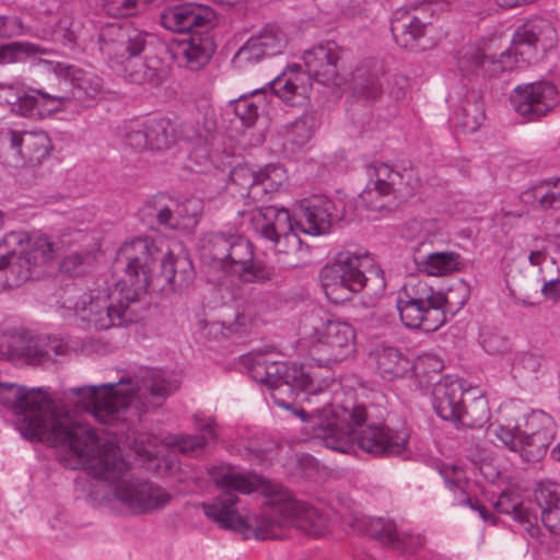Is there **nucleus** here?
Instances as JSON below:
<instances>
[{
	"instance_id": "1",
	"label": "nucleus",
	"mask_w": 560,
	"mask_h": 560,
	"mask_svg": "<svg viewBox=\"0 0 560 560\" xmlns=\"http://www.w3.org/2000/svg\"><path fill=\"white\" fill-rule=\"evenodd\" d=\"M177 380L163 372L152 373L140 387L130 378L114 383L73 387L70 392L81 397L85 409L100 423L115 427L102 441L91 427L60 417L51 409V401L40 389H28L14 383L0 382V404L11 410L21 435L31 442H46L59 450L66 468H82L96 479L114 482L113 494L131 514H149L164 509L173 495L164 488L130 474L124 459L118 436L129 430L135 394L144 389L154 405L177 390Z\"/></svg>"
},
{
	"instance_id": "2",
	"label": "nucleus",
	"mask_w": 560,
	"mask_h": 560,
	"mask_svg": "<svg viewBox=\"0 0 560 560\" xmlns=\"http://www.w3.org/2000/svg\"><path fill=\"white\" fill-rule=\"evenodd\" d=\"M255 377L273 390V402L291 410L305 423L303 431L310 440L339 453L352 451V435L366 421H373V411L353 392L337 393L315 386L304 364L259 359L255 362Z\"/></svg>"
},
{
	"instance_id": "3",
	"label": "nucleus",
	"mask_w": 560,
	"mask_h": 560,
	"mask_svg": "<svg viewBox=\"0 0 560 560\" xmlns=\"http://www.w3.org/2000/svg\"><path fill=\"white\" fill-rule=\"evenodd\" d=\"M209 475L222 492L201 503L205 515L218 527L238 533L244 539H282L284 526L300 518L313 522L316 514L281 485L261 476L244 475L229 465L213 466Z\"/></svg>"
},
{
	"instance_id": "4",
	"label": "nucleus",
	"mask_w": 560,
	"mask_h": 560,
	"mask_svg": "<svg viewBox=\"0 0 560 560\" xmlns=\"http://www.w3.org/2000/svg\"><path fill=\"white\" fill-rule=\"evenodd\" d=\"M348 203L342 198L314 196L301 202L292 218L285 208L256 206L247 212L253 231L275 246L277 261L283 269L303 265L310 254L299 232L312 236L325 235L334 225L349 221Z\"/></svg>"
},
{
	"instance_id": "5",
	"label": "nucleus",
	"mask_w": 560,
	"mask_h": 560,
	"mask_svg": "<svg viewBox=\"0 0 560 560\" xmlns=\"http://www.w3.org/2000/svg\"><path fill=\"white\" fill-rule=\"evenodd\" d=\"M97 45L109 67L131 83L159 86L168 77L167 44L131 22L104 25L98 32Z\"/></svg>"
},
{
	"instance_id": "6",
	"label": "nucleus",
	"mask_w": 560,
	"mask_h": 560,
	"mask_svg": "<svg viewBox=\"0 0 560 560\" xmlns=\"http://www.w3.org/2000/svg\"><path fill=\"white\" fill-rule=\"evenodd\" d=\"M158 262L156 277L163 278L172 291H183L194 284L196 270L188 255L163 252L153 238L136 237L120 246L114 262V268L124 272V296L128 301H140L147 294Z\"/></svg>"
},
{
	"instance_id": "7",
	"label": "nucleus",
	"mask_w": 560,
	"mask_h": 560,
	"mask_svg": "<svg viewBox=\"0 0 560 560\" xmlns=\"http://www.w3.org/2000/svg\"><path fill=\"white\" fill-rule=\"evenodd\" d=\"M45 70L52 71L58 77H65L69 80L72 86L71 94L30 88L19 93L15 101L12 102L14 113L28 118L43 119L62 112L72 98L94 100L103 90L102 79L98 75L75 66H66L48 60L45 62Z\"/></svg>"
},
{
	"instance_id": "8",
	"label": "nucleus",
	"mask_w": 560,
	"mask_h": 560,
	"mask_svg": "<svg viewBox=\"0 0 560 560\" xmlns=\"http://www.w3.org/2000/svg\"><path fill=\"white\" fill-rule=\"evenodd\" d=\"M319 281L334 304L349 301L362 290L370 296H380L386 289L384 272L369 253H339L320 269Z\"/></svg>"
},
{
	"instance_id": "9",
	"label": "nucleus",
	"mask_w": 560,
	"mask_h": 560,
	"mask_svg": "<svg viewBox=\"0 0 560 560\" xmlns=\"http://www.w3.org/2000/svg\"><path fill=\"white\" fill-rule=\"evenodd\" d=\"M469 299V288L458 283L447 293L435 290L427 282H409L398 292L396 307L402 325L409 329L433 332L446 322V306H464Z\"/></svg>"
},
{
	"instance_id": "10",
	"label": "nucleus",
	"mask_w": 560,
	"mask_h": 560,
	"mask_svg": "<svg viewBox=\"0 0 560 560\" xmlns=\"http://www.w3.org/2000/svg\"><path fill=\"white\" fill-rule=\"evenodd\" d=\"M200 256L205 264L244 282H264L276 275L275 267L256 259L250 241L237 233L210 232L200 241Z\"/></svg>"
},
{
	"instance_id": "11",
	"label": "nucleus",
	"mask_w": 560,
	"mask_h": 560,
	"mask_svg": "<svg viewBox=\"0 0 560 560\" xmlns=\"http://www.w3.org/2000/svg\"><path fill=\"white\" fill-rule=\"evenodd\" d=\"M522 405L511 402L503 407V422L494 435L511 451L518 452L527 462L539 460L555 436V422L542 410L525 412Z\"/></svg>"
},
{
	"instance_id": "12",
	"label": "nucleus",
	"mask_w": 560,
	"mask_h": 560,
	"mask_svg": "<svg viewBox=\"0 0 560 560\" xmlns=\"http://www.w3.org/2000/svg\"><path fill=\"white\" fill-rule=\"evenodd\" d=\"M365 174L366 184L359 201L371 212L390 213L420 188L419 175L412 167L374 163L366 166Z\"/></svg>"
},
{
	"instance_id": "13",
	"label": "nucleus",
	"mask_w": 560,
	"mask_h": 560,
	"mask_svg": "<svg viewBox=\"0 0 560 560\" xmlns=\"http://www.w3.org/2000/svg\"><path fill=\"white\" fill-rule=\"evenodd\" d=\"M0 245V292L22 285L32 270L54 258L55 244L44 234L11 233Z\"/></svg>"
},
{
	"instance_id": "14",
	"label": "nucleus",
	"mask_w": 560,
	"mask_h": 560,
	"mask_svg": "<svg viewBox=\"0 0 560 560\" xmlns=\"http://www.w3.org/2000/svg\"><path fill=\"white\" fill-rule=\"evenodd\" d=\"M308 322L303 334L310 339L311 357L319 365L340 362L354 352L355 330L350 324L314 316Z\"/></svg>"
},
{
	"instance_id": "15",
	"label": "nucleus",
	"mask_w": 560,
	"mask_h": 560,
	"mask_svg": "<svg viewBox=\"0 0 560 560\" xmlns=\"http://www.w3.org/2000/svg\"><path fill=\"white\" fill-rule=\"evenodd\" d=\"M117 299L105 292L83 294L75 304L78 319L96 330H107L136 322L138 316L131 305L138 301H128L124 296L122 277L117 282Z\"/></svg>"
},
{
	"instance_id": "16",
	"label": "nucleus",
	"mask_w": 560,
	"mask_h": 560,
	"mask_svg": "<svg viewBox=\"0 0 560 560\" xmlns=\"http://www.w3.org/2000/svg\"><path fill=\"white\" fill-rule=\"evenodd\" d=\"M557 44L558 34L553 24L545 18L536 16L516 28L506 52L515 61V67L520 63L530 66L544 60Z\"/></svg>"
},
{
	"instance_id": "17",
	"label": "nucleus",
	"mask_w": 560,
	"mask_h": 560,
	"mask_svg": "<svg viewBox=\"0 0 560 560\" xmlns=\"http://www.w3.org/2000/svg\"><path fill=\"white\" fill-rule=\"evenodd\" d=\"M285 179L284 168L267 165L256 171L248 164H238L230 171L229 188L245 203H265L279 191Z\"/></svg>"
},
{
	"instance_id": "18",
	"label": "nucleus",
	"mask_w": 560,
	"mask_h": 560,
	"mask_svg": "<svg viewBox=\"0 0 560 560\" xmlns=\"http://www.w3.org/2000/svg\"><path fill=\"white\" fill-rule=\"evenodd\" d=\"M510 103L526 122H536L553 113L560 105V91L550 80L526 82L512 90Z\"/></svg>"
},
{
	"instance_id": "19",
	"label": "nucleus",
	"mask_w": 560,
	"mask_h": 560,
	"mask_svg": "<svg viewBox=\"0 0 560 560\" xmlns=\"http://www.w3.org/2000/svg\"><path fill=\"white\" fill-rule=\"evenodd\" d=\"M5 354L8 359L19 364L38 365L68 351V343L57 337L46 335L35 336L31 331H14L7 337Z\"/></svg>"
},
{
	"instance_id": "20",
	"label": "nucleus",
	"mask_w": 560,
	"mask_h": 560,
	"mask_svg": "<svg viewBox=\"0 0 560 560\" xmlns=\"http://www.w3.org/2000/svg\"><path fill=\"white\" fill-rule=\"evenodd\" d=\"M432 19L433 10L429 3L396 10L390 21L395 43L411 52L424 51L431 45L428 31Z\"/></svg>"
},
{
	"instance_id": "21",
	"label": "nucleus",
	"mask_w": 560,
	"mask_h": 560,
	"mask_svg": "<svg viewBox=\"0 0 560 560\" xmlns=\"http://www.w3.org/2000/svg\"><path fill=\"white\" fill-rule=\"evenodd\" d=\"M352 450L358 445L362 451L375 456L401 455L408 446L409 434L406 430H393L384 424V419L373 416V421L352 435Z\"/></svg>"
},
{
	"instance_id": "22",
	"label": "nucleus",
	"mask_w": 560,
	"mask_h": 560,
	"mask_svg": "<svg viewBox=\"0 0 560 560\" xmlns=\"http://www.w3.org/2000/svg\"><path fill=\"white\" fill-rule=\"evenodd\" d=\"M457 68L464 78L477 82L513 70L515 61L511 60L506 50L502 51L499 58H494L488 55L481 45L475 43L465 45L458 50Z\"/></svg>"
},
{
	"instance_id": "23",
	"label": "nucleus",
	"mask_w": 560,
	"mask_h": 560,
	"mask_svg": "<svg viewBox=\"0 0 560 560\" xmlns=\"http://www.w3.org/2000/svg\"><path fill=\"white\" fill-rule=\"evenodd\" d=\"M217 13L208 7L195 2H186L166 8L161 14L164 28L174 33H187L212 30L215 26Z\"/></svg>"
},
{
	"instance_id": "24",
	"label": "nucleus",
	"mask_w": 560,
	"mask_h": 560,
	"mask_svg": "<svg viewBox=\"0 0 560 560\" xmlns=\"http://www.w3.org/2000/svg\"><path fill=\"white\" fill-rule=\"evenodd\" d=\"M287 35L273 24H267L258 34L250 36L236 51L233 62L238 66L256 63L266 58L283 54Z\"/></svg>"
},
{
	"instance_id": "25",
	"label": "nucleus",
	"mask_w": 560,
	"mask_h": 560,
	"mask_svg": "<svg viewBox=\"0 0 560 560\" xmlns=\"http://www.w3.org/2000/svg\"><path fill=\"white\" fill-rule=\"evenodd\" d=\"M339 59V48L332 40L323 42L306 49L303 54V62L307 80L313 79L323 84L332 83L338 74Z\"/></svg>"
},
{
	"instance_id": "26",
	"label": "nucleus",
	"mask_w": 560,
	"mask_h": 560,
	"mask_svg": "<svg viewBox=\"0 0 560 560\" xmlns=\"http://www.w3.org/2000/svg\"><path fill=\"white\" fill-rule=\"evenodd\" d=\"M215 51V43L210 30L192 32L175 48L174 58L178 65L191 71L202 69Z\"/></svg>"
},
{
	"instance_id": "27",
	"label": "nucleus",
	"mask_w": 560,
	"mask_h": 560,
	"mask_svg": "<svg viewBox=\"0 0 560 560\" xmlns=\"http://www.w3.org/2000/svg\"><path fill=\"white\" fill-rule=\"evenodd\" d=\"M467 388L460 378L445 375L441 377L432 389V406L436 415L445 421L455 424L459 419V409L464 404Z\"/></svg>"
},
{
	"instance_id": "28",
	"label": "nucleus",
	"mask_w": 560,
	"mask_h": 560,
	"mask_svg": "<svg viewBox=\"0 0 560 560\" xmlns=\"http://www.w3.org/2000/svg\"><path fill=\"white\" fill-rule=\"evenodd\" d=\"M349 526L384 546H389L404 552H411L405 540L397 533L396 524L383 517H371L362 513H353L348 522Z\"/></svg>"
},
{
	"instance_id": "29",
	"label": "nucleus",
	"mask_w": 560,
	"mask_h": 560,
	"mask_svg": "<svg viewBox=\"0 0 560 560\" xmlns=\"http://www.w3.org/2000/svg\"><path fill=\"white\" fill-rule=\"evenodd\" d=\"M14 150L19 155L13 159L12 166H35L42 163L49 154L50 140L44 131L18 130Z\"/></svg>"
},
{
	"instance_id": "30",
	"label": "nucleus",
	"mask_w": 560,
	"mask_h": 560,
	"mask_svg": "<svg viewBox=\"0 0 560 560\" xmlns=\"http://www.w3.org/2000/svg\"><path fill=\"white\" fill-rule=\"evenodd\" d=\"M494 508L500 514L511 515L530 538L539 539L541 529L538 525L537 514L532 508L522 502L518 494L503 491Z\"/></svg>"
},
{
	"instance_id": "31",
	"label": "nucleus",
	"mask_w": 560,
	"mask_h": 560,
	"mask_svg": "<svg viewBox=\"0 0 560 560\" xmlns=\"http://www.w3.org/2000/svg\"><path fill=\"white\" fill-rule=\"evenodd\" d=\"M417 270L429 276H444L462 268V256L455 252L422 250L412 258Z\"/></svg>"
},
{
	"instance_id": "32",
	"label": "nucleus",
	"mask_w": 560,
	"mask_h": 560,
	"mask_svg": "<svg viewBox=\"0 0 560 560\" xmlns=\"http://www.w3.org/2000/svg\"><path fill=\"white\" fill-rule=\"evenodd\" d=\"M489 419L490 409L486 396L477 387L467 388L459 419L455 421L456 428H482Z\"/></svg>"
},
{
	"instance_id": "33",
	"label": "nucleus",
	"mask_w": 560,
	"mask_h": 560,
	"mask_svg": "<svg viewBox=\"0 0 560 560\" xmlns=\"http://www.w3.org/2000/svg\"><path fill=\"white\" fill-rule=\"evenodd\" d=\"M51 49L30 42H11L0 45V65L14 62H30L33 67L43 66L45 69V56L52 55Z\"/></svg>"
},
{
	"instance_id": "34",
	"label": "nucleus",
	"mask_w": 560,
	"mask_h": 560,
	"mask_svg": "<svg viewBox=\"0 0 560 560\" xmlns=\"http://www.w3.org/2000/svg\"><path fill=\"white\" fill-rule=\"evenodd\" d=\"M486 118L485 103L481 94L471 90L454 109L453 119L464 132H475L482 125Z\"/></svg>"
},
{
	"instance_id": "35",
	"label": "nucleus",
	"mask_w": 560,
	"mask_h": 560,
	"mask_svg": "<svg viewBox=\"0 0 560 560\" xmlns=\"http://www.w3.org/2000/svg\"><path fill=\"white\" fill-rule=\"evenodd\" d=\"M288 72L278 75L276 79L270 81L268 85L275 94L287 103L294 104L293 98L295 96H305L308 86L305 84L307 80L306 71L302 72V66L300 63H292L288 66Z\"/></svg>"
},
{
	"instance_id": "36",
	"label": "nucleus",
	"mask_w": 560,
	"mask_h": 560,
	"mask_svg": "<svg viewBox=\"0 0 560 560\" xmlns=\"http://www.w3.org/2000/svg\"><path fill=\"white\" fill-rule=\"evenodd\" d=\"M399 233L400 237L409 243L412 258L419 252L430 249L436 240L435 223L431 220H409L401 225Z\"/></svg>"
},
{
	"instance_id": "37",
	"label": "nucleus",
	"mask_w": 560,
	"mask_h": 560,
	"mask_svg": "<svg viewBox=\"0 0 560 560\" xmlns=\"http://www.w3.org/2000/svg\"><path fill=\"white\" fill-rule=\"evenodd\" d=\"M547 373V359L537 351L517 352L512 363V375L524 383L537 382Z\"/></svg>"
},
{
	"instance_id": "38",
	"label": "nucleus",
	"mask_w": 560,
	"mask_h": 560,
	"mask_svg": "<svg viewBox=\"0 0 560 560\" xmlns=\"http://www.w3.org/2000/svg\"><path fill=\"white\" fill-rule=\"evenodd\" d=\"M383 93V83L380 77V68L373 65L358 67L353 73L352 96L358 101H375Z\"/></svg>"
},
{
	"instance_id": "39",
	"label": "nucleus",
	"mask_w": 560,
	"mask_h": 560,
	"mask_svg": "<svg viewBox=\"0 0 560 560\" xmlns=\"http://www.w3.org/2000/svg\"><path fill=\"white\" fill-rule=\"evenodd\" d=\"M376 366L385 380L405 376L411 370V362L397 348L382 347L375 352Z\"/></svg>"
},
{
	"instance_id": "40",
	"label": "nucleus",
	"mask_w": 560,
	"mask_h": 560,
	"mask_svg": "<svg viewBox=\"0 0 560 560\" xmlns=\"http://www.w3.org/2000/svg\"><path fill=\"white\" fill-rule=\"evenodd\" d=\"M521 201L526 205L536 203L542 210H560V191L540 180L521 194Z\"/></svg>"
},
{
	"instance_id": "41",
	"label": "nucleus",
	"mask_w": 560,
	"mask_h": 560,
	"mask_svg": "<svg viewBox=\"0 0 560 560\" xmlns=\"http://www.w3.org/2000/svg\"><path fill=\"white\" fill-rule=\"evenodd\" d=\"M144 125L150 150H165L175 142V129L170 119L148 118Z\"/></svg>"
},
{
	"instance_id": "42",
	"label": "nucleus",
	"mask_w": 560,
	"mask_h": 560,
	"mask_svg": "<svg viewBox=\"0 0 560 560\" xmlns=\"http://www.w3.org/2000/svg\"><path fill=\"white\" fill-rule=\"evenodd\" d=\"M217 440V434L212 422L201 425L200 432L194 435L182 436L177 441L179 452L188 456L201 455L207 446Z\"/></svg>"
},
{
	"instance_id": "43",
	"label": "nucleus",
	"mask_w": 560,
	"mask_h": 560,
	"mask_svg": "<svg viewBox=\"0 0 560 560\" xmlns=\"http://www.w3.org/2000/svg\"><path fill=\"white\" fill-rule=\"evenodd\" d=\"M259 92L260 90H254L250 94H243L230 101V106L235 117L245 128L253 127L258 119L261 102L255 101L254 97L258 95Z\"/></svg>"
},
{
	"instance_id": "44",
	"label": "nucleus",
	"mask_w": 560,
	"mask_h": 560,
	"mask_svg": "<svg viewBox=\"0 0 560 560\" xmlns=\"http://www.w3.org/2000/svg\"><path fill=\"white\" fill-rule=\"evenodd\" d=\"M316 128V113L305 112L290 125L288 139L292 144L303 147L312 139Z\"/></svg>"
},
{
	"instance_id": "45",
	"label": "nucleus",
	"mask_w": 560,
	"mask_h": 560,
	"mask_svg": "<svg viewBox=\"0 0 560 560\" xmlns=\"http://www.w3.org/2000/svg\"><path fill=\"white\" fill-rule=\"evenodd\" d=\"M54 39L65 47L74 49L81 46L83 37V25L70 18L60 19L55 25Z\"/></svg>"
},
{
	"instance_id": "46",
	"label": "nucleus",
	"mask_w": 560,
	"mask_h": 560,
	"mask_svg": "<svg viewBox=\"0 0 560 560\" xmlns=\"http://www.w3.org/2000/svg\"><path fill=\"white\" fill-rule=\"evenodd\" d=\"M480 345L482 349L492 355H500L512 350L510 338L497 328H489L481 332Z\"/></svg>"
},
{
	"instance_id": "47",
	"label": "nucleus",
	"mask_w": 560,
	"mask_h": 560,
	"mask_svg": "<svg viewBox=\"0 0 560 560\" xmlns=\"http://www.w3.org/2000/svg\"><path fill=\"white\" fill-rule=\"evenodd\" d=\"M534 498L540 509L560 504V483L550 480L538 482L534 489Z\"/></svg>"
},
{
	"instance_id": "48",
	"label": "nucleus",
	"mask_w": 560,
	"mask_h": 560,
	"mask_svg": "<svg viewBox=\"0 0 560 560\" xmlns=\"http://www.w3.org/2000/svg\"><path fill=\"white\" fill-rule=\"evenodd\" d=\"M127 143L135 150L150 149L144 120H132L126 127Z\"/></svg>"
},
{
	"instance_id": "49",
	"label": "nucleus",
	"mask_w": 560,
	"mask_h": 560,
	"mask_svg": "<svg viewBox=\"0 0 560 560\" xmlns=\"http://www.w3.org/2000/svg\"><path fill=\"white\" fill-rule=\"evenodd\" d=\"M16 139L18 130L10 127L0 128V160L9 166H12L13 159L16 161L19 156L14 150Z\"/></svg>"
},
{
	"instance_id": "50",
	"label": "nucleus",
	"mask_w": 560,
	"mask_h": 560,
	"mask_svg": "<svg viewBox=\"0 0 560 560\" xmlns=\"http://www.w3.org/2000/svg\"><path fill=\"white\" fill-rule=\"evenodd\" d=\"M140 0H105L104 9L108 15L116 18L131 16L139 12Z\"/></svg>"
},
{
	"instance_id": "51",
	"label": "nucleus",
	"mask_w": 560,
	"mask_h": 560,
	"mask_svg": "<svg viewBox=\"0 0 560 560\" xmlns=\"http://www.w3.org/2000/svg\"><path fill=\"white\" fill-rule=\"evenodd\" d=\"M443 361L433 353H423L411 363V370L416 375L428 374L430 372L439 373L443 369Z\"/></svg>"
},
{
	"instance_id": "52",
	"label": "nucleus",
	"mask_w": 560,
	"mask_h": 560,
	"mask_svg": "<svg viewBox=\"0 0 560 560\" xmlns=\"http://www.w3.org/2000/svg\"><path fill=\"white\" fill-rule=\"evenodd\" d=\"M541 522L552 535H560V504L552 508L540 509Z\"/></svg>"
},
{
	"instance_id": "53",
	"label": "nucleus",
	"mask_w": 560,
	"mask_h": 560,
	"mask_svg": "<svg viewBox=\"0 0 560 560\" xmlns=\"http://www.w3.org/2000/svg\"><path fill=\"white\" fill-rule=\"evenodd\" d=\"M202 210L201 200L191 198L177 205L176 214L182 218H196Z\"/></svg>"
},
{
	"instance_id": "54",
	"label": "nucleus",
	"mask_w": 560,
	"mask_h": 560,
	"mask_svg": "<svg viewBox=\"0 0 560 560\" xmlns=\"http://www.w3.org/2000/svg\"><path fill=\"white\" fill-rule=\"evenodd\" d=\"M83 256L79 253H71L63 258L61 262V270L71 275L78 276L81 273L80 267L83 264Z\"/></svg>"
},
{
	"instance_id": "55",
	"label": "nucleus",
	"mask_w": 560,
	"mask_h": 560,
	"mask_svg": "<svg viewBox=\"0 0 560 560\" xmlns=\"http://www.w3.org/2000/svg\"><path fill=\"white\" fill-rule=\"evenodd\" d=\"M389 95L395 100H401L406 94L408 79L401 74H394L390 81Z\"/></svg>"
},
{
	"instance_id": "56",
	"label": "nucleus",
	"mask_w": 560,
	"mask_h": 560,
	"mask_svg": "<svg viewBox=\"0 0 560 560\" xmlns=\"http://www.w3.org/2000/svg\"><path fill=\"white\" fill-rule=\"evenodd\" d=\"M464 504L468 505L471 510L477 511L482 521L489 522L493 525L497 523V516L493 515L479 500L467 498L464 500Z\"/></svg>"
},
{
	"instance_id": "57",
	"label": "nucleus",
	"mask_w": 560,
	"mask_h": 560,
	"mask_svg": "<svg viewBox=\"0 0 560 560\" xmlns=\"http://www.w3.org/2000/svg\"><path fill=\"white\" fill-rule=\"evenodd\" d=\"M540 292L547 300L558 301L560 299V279L544 280Z\"/></svg>"
},
{
	"instance_id": "58",
	"label": "nucleus",
	"mask_w": 560,
	"mask_h": 560,
	"mask_svg": "<svg viewBox=\"0 0 560 560\" xmlns=\"http://www.w3.org/2000/svg\"><path fill=\"white\" fill-rule=\"evenodd\" d=\"M177 214L167 207L161 208L156 213L159 224L168 229H175L178 225Z\"/></svg>"
},
{
	"instance_id": "59",
	"label": "nucleus",
	"mask_w": 560,
	"mask_h": 560,
	"mask_svg": "<svg viewBox=\"0 0 560 560\" xmlns=\"http://www.w3.org/2000/svg\"><path fill=\"white\" fill-rule=\"evenodd\" d=\"M13 21L11 16L0 14V38H7L12 35Z\"/></svg>"
},
{
	"instance_id": "60",
	"label": "nucleus",
	"mask_w": 560,
	"mask_h": 560,
	"mask_svg": "<svg viewBox=\"0 0 560 560\" xmlns=\"http://www.w3.org/2000/svg\"><path fill=\"white\" fill-rule=\"evenodd\" d=\"M547 252L546 250H534L530 252L528 256V261L532 266H540L541 262L546 259Z\"/></svg>"
},
{
	"instance_id": "61",
	"label": "nucleus",
	"mask_w": 560,
	"mask_h": 560,
	"mask_svg": "<svg viewBox=\"0 0 560 560\" xmlns=\"http://www.w3.org/2000/svg\"><path fill=\"white\" fill-rule=\"evenodd\" d=\"M241 319H244V317L237 316L236 323L231 324L226 330L229 334H236L240 336H243L245 334V327L244 324L241 323Z\"/></svg>"
},
{
	"instance_id": "62",
	"label": "nucleus",
	"mask_w": 560,
	"mask_h": 560,
	"mask_svg": "<svg viewBox=\"0 0 560 560\" xmlns=\"http://www.w3.org/2000/svg\"><path fill=\"white\" fill-rule=\"evenodd\" d=\"M495 2L498 3V5H500L502 8H515V7L522 5L524 3H528L529 1H527V0H495Z\"/></svg>"
},
{
	"instance_id": "63",
	"label": "nucleus",
	"mask_w": 560,
	"mask_h": 560,
	"mask_svg": "<svg viewBox=\"0 0 560 560\" xmlns=\"http://www.w3.org/2000/svg\"><path fill=\"white\" fill-rule=\"evenodd\" d=\"M547 184H551L552 188L558 189L560 191V177L547 178Z\"/></svg>"
},
{
	"instance_id": "64",
	"label": "nucleus",
	"mask_w": 560,
	"mask_h": 560,
	"mask_svg": "<svg viewBox=\"0 0 560 560\" xmlns=\"http://www.w3.org/2000/svg\"><path fill=\"white\" fill-rule=\"evenodd\" d=\"M552 456H553L557 460H560V443L553 447V450H552Z\"/></svg>"
}]
</instances>
